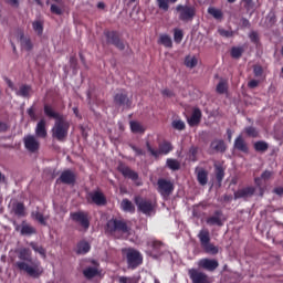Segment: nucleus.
I'll use <instances>...</instances> for the list:
<instances>
[{
  "instance_id": "obj_1",
  "label": "nucleus",
  "mask_w": 283,
  "mask_h": 283,
  "mask_svg": "<svg viewBox=\"0 0 283 283\" xmlns=\"http://www.w3.org/2000/svg\"><path fill=\"white\" fill-rule=\"evenodd\" d=\"M19 260L15 262V266L19 271H24L30 277H41L43 275V266L41 262L32 261V251L29 248H22L18 251Z\"/></svg>"
},
{
  "instance_id": "obj_2",
  "label": "nucleus",
  "mask_w": 283,
  "mask_h": 283,
  "mask_svg": "<svg viewBox=\"0 0 283 283\" xmlns=\"http://www.w3.org/2000/svg\"><path fill=\"white\" fill-rule=\"evenodd\" d=\"M106 232L114 238H123V235H129V227L123 220L111 219L106 224Z\"/></svg>"
},
{
  "instance_id": "obj_3",
  "label": "nucleus",
  "mask_w": 283,
  "mask_h": 283,
  "mask_svg": "<svg viewBox=\"0 0 283 283\" xmlns=\"http://www.w3.org/2000/svg\"><path fill=\"white\" fill-rule=\"evenodd\" d=\"M122 255L126 260L128 269H138L143 264V254L136 249L124 248L122 249Z\"/></svg>"
},
{
  "instance_id": "obj_4",
  "label": "nucleus",
  "mask_w": 283,
  "mask_h": 283,
  "mask_svg": "<svg viewBox=\"0 0 283 283\" xmlns=\"http://www.w3.org/2000/svg\"><path fill=\"white\" fill-rule=\"evenodd\" d=\"M176 12L179 21H184V23H189V21H193L196 18V7L191 4H178Z\"/></svg>"
},
{
  "instance_id": "obj_5",
  "label": "nucleus",
  "mask_w": 283,
  "mask_h": 283,
  "mask_svg": "<svg viewBox=\"0 0 283 283\" xmlns=\"http://www.w3.org/2000/svg\"><path fill=\"white\" fill-rule=\"evenodd\" d=\"M67 132H70V123L62 117L55 122L52 136L56 138V140H65V138H67Z\"/></svg>"
},
{
  "instance_id": "obj_6",
  "label": "nucleus",
  "mask_w": 283,
  "mask_h": 283,
  "mask_svg": "<svg viewBox=\"0 0 283 283\" xmlns=\"http://www.w3.org/2000/svg\"><path fill=\"white\" fill-rule=\"evenodd\" d=\"M134 202L142 213L145 216H151L153 213H156V203L149 199H145L140 196H136L134 198Z\"/></svg>"
},
{
  "instance_id": "obj_7",
  "label": "nucleus",
  "mask_w": 283,
  "mask_h": 283,
  "mask_svg": "<svg viewBox=\"0 0 283 283\" xmlns=\"http://www.w3.org/2000/svg\"><path fill=\"white\" fill-rule=\"evenodd\" d=\"M146 148L149 151V154H151L154 156V158H159V156H167V154H169V151H171L174 149V146H171V143H169V142H163L159 144L158 149H154L151 147V144H149V142H147Z\"/></svg>"
},
{
  "instance_id": "obj_8",
  "label": "nucleus",
  "mask_w": 283,
  "mask_h": 283,
  "mask_svg": "<svg viewBox=\"0 0 283 283\" xmlns=\"http://www.w3.org/2000/svg\"><path fill=\"white\" fill-rule=\"evenodd\" d=\"M86 200L90 205H96L97 207H103L107 203L105 195L101 190H93L86 193Z\"/></svg>"
},
{
  "instance_id": "obj_9",
  "label": "nucleus",
  "mask_w": 283,
  "mask_h": 283,
  "mask_svg": "<svg viewBox=\"0 0 283 283\" xmlns=\"http://www.w3.org/2000/svg\"><path fill=\"white\" fill-rule=\"evenodd\" d=\"M158 192L163 198H169L174 193V182L167 179H159L157 181Z\"/></svg>"
},
{
  "instance_id": "obj_10",
  "label": "nucleus",
  "mask_w": 283,
  "mask_h": 283,
  "mask_svg": "<svg viewBox=\"0 0 283 283\" xmlns=\"http://www.w3.org/2000/svg\"><path fill=\"white\" fill-rule=\"evenodd\" d=\"M188 274L192 283H211V279H209V275L200 270L190 269L188 271Z\"/></svg>"
},
{
  "instance_id": "obj_11",
  "label": "nucleus",
  "mask_w": 283,
  "mask_h": 283,
  "mask_svg": "<svg viewBox=\"0 0 283 283\" xmlns=\"http://www.w3.org/2000/svg\"><path fill=\"white\" fill-rule=\"evenodd\" d=\"M114 104L117 107H132V99H129L127 91H118L114 96Z\"/></svg>"
},
{
  "instance_id": "obj_12",
  "label": "nucleus",
  "mask_w": 283,
  "mask_h": 283,
  "mask_svg": "<svg viewBox=\"0 0 283 283\" xmlns=\"http://www.w3.org/2000/svg\"><path fill=\"white\" fill-rule=\"evenodd\" d=\"M23 142L25 149H28V151H31V154L39 151V147L41 146V144L39 143V139L34 137V135L24 136Z\"/></svg>"
},
{
  "instance_id": "obj_13",
  "label": "nucleus",
  "mask_w": 283,
  "mask_h": 283,
  "mask_svg": "<svg viewBox=\"0 0 283 283\" xmlns=\"http://www.w3.org/2000/svg\"><path fill=\"white\" fill-rule=\"evenodd\" d=\"M148 253L151 258H160L163 253V243L160 241L150 239L148 241Z\"/></svg>"
},
{
  "instance_id": "obj_14",
  "label": "nucleus",
  "mask_w": 283,
  "mask_h": 283,
  "mask_svg": "<svg viewBox=\"0 0 283 283\" xmlns=\"http://www.w3.org/2000/svg\"><path fill=\"white\" fill-rule=\"evenodd\" d=\"M71 219L74 222H77L78 224H81V227L85 229V231L90 229V219H87V214L85 212H72Z\"/></svg>"
},
{
  "instance_id": "obj_15",
  "label": "nucleus",
  "mask_w": 283,
  "mask_h": 283,
  "mask_svg": "<svg viewBox=\"0 0 283 283\" xmlns=\"http://www.w3.org/2000/svg\"><path fill=\"white\" fill-rule=\"evenodd\" d=\"M198 266H200V269H205L206 271H216V269L219 266V263L213 259H201L198 262Z\"/></svg>"
},
{
  "instance_id": "obj_16",
  "label": "nucleus",
  "mask_w": 283,
  "mask_h": 283,
  "mask_svg": "<svg viewBox=\"0 0 283 283\" xmlns=\"http://www.w3.org/2000/svg\"><path fill=\"white\" fill-rule=\"evenodd\" d=\"M118 171H120V174H123V176L125 178H129L130 180H133L134 182H136L138 180V172L132 170L129 167L120 164L118 166Z\"/></svg>"
},
{
  "instance_id": "obj_17",
  "label": "nucleus",
  "mask_w": 283,
  "mask_h": 283,
  "mask_svg": "<svg viewBox=\"0 0 283 283\" xmlns=\"http://www.w3.org/2000/svg\"><path fill=\"white\" fill-rule=\"evenodd\" d=\"M105 35L107 39V43H112L113 45L118 48V50H125V44L118 39L116 32H106Z\"/></svg>"
},
{
  "instance_id": "obj_18",
  "label": "nucleus",
  "mask_w": 283,
  "mask_h": 283,
  "mask_svg": "<svg viewBox=\"0 0 283 283\" xmlns=\"http://www.w3.org/2000/svg\"><path fill=\"white\" fill-rule=\"evenodd\" d=\"M253 193H255V188L254 187H247V188H242L239 189L234 192V198L235 200L240 199V198H251L253 196Z\"/></svg>"
},
{
  "instance_id": "obj_19",
  "label": "nucleus",
  "mask_w": 283,
  "mask_h": 283,
  "mask_svg": "<svg viewBox=\"0 0 283 283\" xmlns=\"http://www.w3.org/2000/svg\"><path fill=\"white\" fill-rule=\"evenodd\" d=\"M201 118H202V112H200L199 108H195L192 111L191 116L188 117V125H190V127H196V125L200 124Z\"/></svg>"
},
{
  "instance_id": "obj_20",
  "label": "nucleus",
  "mask_w": 283,
  "mask_h": 283,
  "mask_svg": "<svg viewBox=\"0 0 283 283\" xmlns=\"http://www.w3.org/2000/svg\"><path fill=\"white\" fill-rule=\"evenodd\" d=\"M60 180L64 185H74L76 176L71 170H64L60 176Z\"/></svg>"
},
{
  "instance_id": "obj_21",
  "label": "nucleus",
  "mask_w": 283,
  "mask_h": 283,
  "mask_svg": "<svg viewBox=\"0 0 283 283\" xmlns=\"http://www.w3.org/2000/svg\"><path fill=\"white\" fill-rule=\"evenodd\" d=\"M222 213L220 211H217L213 216L209 217L206 222L209 224V227H222Z\"/></svg>"
},
{
  "instance_id": "obj_22",
  "label": "nucleus",
  "mask_w": 283,
  "mask_h": 283,
  "mask_svg": "<svg viewBox=\"0 0 283 283\" xmlns=\"http://www.w3.org/2000/svg\"><path fill=\"white\" fill-rule=\"evenodd\" d=\"M17 96L22 98H30L32 96V86L22 84L18 91H15Z\"/></svg>"
},
{
  "instance_id": "obj_23",
  "label": "nucleus",
  "mask_w": 283,
  "mask_h": 283,
  "mask_svg": "<svg viewBox=\"0 0 283 283\" xmlns=\"http://www.w3.org/2000/svg\"><path fill=\"white\" fill-rule=\"evenodd\" d=\"M35 136H38V138H45L48 136V130L45 129V119H41L36 124Z\"/></svg>"
},
{
  "instance_id": "obj_24",
  "label": "nucleus",
  "mask_w": 283,
  "mask_h": 283,
  "mask_svg": "<svg viewBox=\"0 0 283 283\" xmlns=\"http://www.w3.org/2000/svg\"><path fill=\"white\" fill-rule=\"evenodd\" d=\"M44 114H45V116H48L49 118H54L55 122H56V120H61V118H63V115L56 113V112L54 111V108H52V106H50V105H48V104L44 105Z\"/></svg>"
},
{
  "instance_id": "obj_25",
  "label": "nucleus",
  "mask_w": 283,
  "mask_h": 283,
  "mask_svg": "<svg viewBox=\"0 0 283 283\" xmlns=\"http://www.w3.org/2000/svg\"><path fill=\"white\" fill-rule=\"evenodd\" d=\"M234 149H238L239 151H243L244 154L249 151V147L247 146V142H244V138H242V135L235 138Z\"/></svg>"
},
{
  "instance_id": "obj_26",
  "label": "nucleus",
  "mask_w": 283,
  "mask_h": 283,
  "mask_svg": "<svg viewBox=\"0 0 283 283\" xmlns=\"http://www.w3.org/2000/svg\"><path fill=\"white\" fill-rule=\"evenodd\" d=\"M120 209H123L126 213H135L136 207L129 199H123L120 202Z\"/></svg>"
},
{
  "instance_id": "obj_27",
  "label": "nucleus",
  "mask_w": 283,
  "mask_h": 283,
  "mask_svg": "<svg viewBox=\"0 0 283 283\" xmlns=\"http://www.w3.org/2000/svg\"><path fill=\"white\" fill-rule=\"evenodd\" d=\"M31 218H32V220H36V222H39L43 227H45L48 224L49 217L43 216V213H41L39 210L32 211Z\"/></svg>"
},
{
  "instance_id": "obj_28",
  "label": "nucleus",
  "mask_w": 283,
  "mask_h": 283,
  "mask_svg": "<svg viewBox=\"0 0 283 283\" xmlns=\"http://www.w3.org/2000/svg\"><path fill=\"white\" fill-rule=\"evenodd\" d=\"M198 238H199L201 247H203L205 244H208L209 242H211V237L209 234V230L208 229L200 230L199 233H198Z\"/></svg>"
},
{
  "instance_id": "obj_29",
  "label": "nucleus",
  "mask_w": 283,
  "mask_h": 283,
  "mask_svg": "<svg viewBox=\"0 0 283 283\" xmlns=\"http://www.w3.org/2000/svg\"><path fill=\"white\" fill-rule=\"evenodd\" d=\"M208 176H209V174L207 172V170H205V169L197 170V180H198L199 185L205 187V185H207V182H209Z\"/></svg>"
},
{
  "instance_id": "obj_30",
  "label": "nucleus",
  "mask_w": 283,
  "mask_h": 283,
  "mask_svg": "<svg viewBox=\"0 0 283 283\" xmlns=\"http://www.w3.org/2000/svg\"><path fill=\"white\" fill-rule=\"evenodd\" d=\"M20 45L22 48V50H25L27 52H30V50H32L33 45H32V40H30V38L21 35L20 36Z\"/></svg>"
},
{
  "instance_id": "obj_31",
  "label": "nucleus",
  "mask_w": 283,
  "mask_h": 283,
  "mask_svg": "<svg viewBox=\"0 0 283 283\" xmlns=\"http://www.w3.org/2000/svg\"><path fill=\"white\" fill-rule=\"evenodd\" d=\"M130 132H133V134H145V127L140 124V122H130Z\"/></svg>"
},
{
  "instance_id": "obj_32",
  "label": "nucleus",
  "mask_w": 283,
  "mask_h": 283,
  "mask_svg": "<svg viewBox=\"0 0 283 283\" xmlns=\"http://www.w3.org/2000/svg\"><path fill=\"white\" fill-rule=\"evenodd\" d=\"M91 247H90V243L85 242V241H81L78 244H77V248H76V253L78 255H85V253H88Z\"/></svg>"
},
{
  "instance_id": "obj_33",
  "label": "nucleus",
  "mask_w": 283,
  "mask_h": 283,
  "mask_svg": "<svg viewBox=\"0 0 283 283\" xmlns=\"http://www.w3.org/2000/svg\"><path fill=\"white\" fill-rule=\"evenodd\" d=\"M83 275L87 279V280H92V277H96V275H98V268L94 266H90V268H86L84 271H83Z\"/></svg>"
},
{
  "instance_id": "obj_34",
  "label": "nucleus",
  "mask_w": 283,
  "mask_h": 283,
  "mask_svg": "<svg viewBox=\"0 0 283 283\" xmlns=\"http://www.w3.org/2000/svg\"><path fill=\"white\" fill-rule=\"evenodd\" d=\"M208 14H211V17H213V19H217V21H220L222 17H224V14L222 13V10L213 7H210L208 9Z\"/></svg>"
},
{
  "instance_id": "obj_35",
  "label": "nucleus",
  "mask_w": 283,
  "mask_h": 283,
  "mask_svg": "<svg viewBox=\"0 0 283 283\" xmlns=\"http://www.w3.org/2000/svg\"><path fill=\"white\" fill-rule=\"evenodd\" d=\"M211 149L214 151H224L227 147L224 146V142L217 139L211 143Z\"/></svg>"
},
{
  "instance_id": "obj_36",
  "label": "nucleus",
  "mask_w": 283,
  "mask_h": 283,
  "mask_svg": "<svg viewBox=\"0 0 283 283\" xmlns=\"http://www.w3.org/2000/svg\"><path fill=\"white\" fill-rule=\"evenodd\" d=\"M29 247H31V249H33V251L35 253H39V255H41V258H46L45 250L41 245H39V243L31 242V243H29Z\"/></svg>"
},
{
  "instance_id": "obj_37",
  "label": "nucleus",
  "mask_w": 283,
  "mask_h": 283,
  "mask_svg": "<svg viewBox=\"0 0 283 283\" xmlns=\"http://www.w3.org/2000/svg\"><path fill=\"white\" fill-rule=\"evenodd\" d=\"M159 43L165 48H171L174 45V42L171 41V36L167 34H161L159 36Z\"/></svg>"
},
{
  "instance_id": "obj_38",
  "label": "nucleus",
  "mask_w": 283,
  "mask_h": 283,
  "mask_svg": "<svg viewBox=\"0 0 283 283\" xmlns=\"http://www.w3.org/2000/svg\"><path fill=\"white\" fill-rule=\"evenodd\" d=\"M201 247L205 249L206 253H209L210 255H218V247L213 245L211 241Z\"/></svg>"
},
{
  "instance_id": "obj_39",
  "label": "nucleus",
  "mask_w": 283,
  "mask_h": 283,
  "mask_svg": "<svg viewBox=\"0 0 283 283\" xmlns=\"http://www.w3.org/2000/svg\"><path fill=\"white\" fill-rule=\"evenodd\" d=\"M185 65H186V67H189L190 70H192V67H196V65H198V57L190 56V55L186 56Z\"/></svg>"
},
{
  "instance_id": "obj_40",
  "label": "nucleus",
  "mask_w": 283,
  "mask_h": 283,
  "mask_svg": "<svg viewBox=\"0 0 283 283\" xmlns=\"http://www.w3.org/2000/svg\"><path fill=\"white\" fill-rule=\"evenodd\" d=\"M13 212L15 213V216H20L21 218H23V216H25V206H23V203L18 202L13 206Z\"/></svg>"
},
{
  "instance_id": "obj_41",
  "label": "nucleus",
  "mask_w": 283,
  "mask_h": 283,
  "mask_svg": "<svg viewBox=\"0 0 283 283\" xmlns=\"http://www.w3.org/2000/svg\"><path fill=\"white\" fill-rule=\"evenodd\" d=\"M32 28H33L34 32H36V34H39V36H41V34H43V21L42 20L33 21Z\"/></svg>"
},
{
  "instance_id": "obj_42",
  "label": "nucleus",
  "mask_w": 283,
  "mask_h": 283,
  "mask_svg": "<svg viewBox=\"0 0 283 283\" xmlns=\"http://www.w3.org/2000/svg\"><path fill=\"white\" fill-rule=\"evenodd\" d=\"M244 54V48L243 46H233L231 49V56L232 59H240Z\"/></svg>"
},
{
  "instance_id": "obj_43",
  "label": "nucleus",
  "mask_w": 283,
  "mask_h": 283,
  "mask_svg": "<svg viewBox=\"0 0 283 283\" xmlns=\"http://www.w3.org/2000/svg\"><path fill=\"white\" fill-rule=\"evenodd\" d=\"M227 90H229V84L227 83V81L221 80L217 85L218 94H227Z\"/></svg>"
},
{
  "instance_id": "obj_44",
  "label": "nucleus",
  "mask_w": 283,
  "mask_h": 283,
  "mask_svg": "<svg viewBox=\"0 0 283 283\" xmlns=\"http://www.w3.org/2000/svg\"><path fill=\"white\" fill-rule=\"evenodd\" d=\"M244 132L250 138H258V136L260 135V132L256 130V128L253 126L245 127Z\"/></svg>"
},
{
  "instance_id": "obj_45",
  "label": "nucleus",
  "mask_w": 283,
  "mask_h": 283,
  "mask_svg": "<svg viewBox=\"0 0 283 283\" xmlns=\"http://www.w3.org/2000/svg\"><path fill=\"white\" fill-rule=\"evenodd\" d=\"M243 7L250 14H253L255 12V4L253 3V0H242Z\"/></svg>"
},
{
  "instance_id": "obj_46",
  "label": "nucleus",
  "mask_w": 283,
  "mask_h": 283,
  "mask_svg": "<svg viewBox=\"0 0 283 283\" xmlns=\"http://www.w3.org/2000/svg\"><path fill=\"white\" fill-rule=\"evenodd\" d=\"M32 233H36V230L30 224H23L21 229L22 235H32Z\"/></svg>"
},
{
  "instance_id": "obj_47",
  "label": "nucleus",
  "mask_w": 283,
  "mask_h": 283,
  "mask_svg": "<svg viewBox=\"0 0 283 283\" xmlns=\"http://www.w3.org/2000/svg\"><path fill=\"white\" fill-rule=\"evenodd\" d=\"M167 167L172 169V171H178L180 169V163L176 159H167Z\"/></svg>"
},
{
  "instance_id": "obj_48",
  "label": "nucleus",
  "mask_w": 283,
  "mask_h": 283,
  "mask_svg": "<svg viewBox=\"0 0 283 283\" xmlns=\"http://www.w3.org/2000/svg\"><path fill=\"white\" fill-rule=\"evenodd\" d=\"M272 174L271 171L266 170L261 175V178H255L254 182L258 187H260V185H262V180H269V178H271Z\"/></svg>"
},
{
  "instance_id": "obj_49",
  "label": "nucleus",
  "mask_w": 283,
  "mask_h": 283,
  "mask_svg": "<svg viewBox=\"0 0 283 283\" xmlns=\"http://www.w3.org/2000/svg\"><path fill=\"white\" fill-rule=\"evenodd\" d=\"M119 283H138L137 276H119L118 277Z\"/></svg>"
},
{
  "instance_id": "obj_50",
  "label": "nucleus",
  "mask_w": 283,
  "mask_h": 283,
  "mask_svg": "<svg viewBox=\"0 0 283 283\" xmlns=\"http://www.w3.org/2000/svg\"><path fill=\"white\" fill-rule=\"evenodd\" d=\"M255 151H266L269 149V144L266 142H256L254 144Z\"/></svg>"
},
{
  "instance_id": "obj_51",
  "label": "nucleus",
  "mask_w": 283,
  "mask_h": 283,
  "mask_svg": "<svg viewBox=\"0 0 283 283\" xmlns=\"http://www.w3.org/2000/svg\"><path fill=\"white\" fill-rule=\"evenodd\" d=\"M157 6L159 10L167 12V10H169V0H157Z\"/></svg>"
},
{
  "instance_id": "obj_52",
  "label": "nucleus",
  "mask_w": 283,
  "mask_h": 283,
  "mask_svg": "<svg viewBox=\"0 0 283 283\" xmlns=\"http://www.w3.org/2000/svg\"><path fill=\"white\" fill-rule=\"evenodd\" d=\"M172 127L174 129H178L179 132H182V129H185V122H182L181 119H175L172 122Z\"/></svg>"
},
{
  "instance_id": "obj_53",
  "label": "nucleus",
  "mask_w": 283,
  "mask_h": 283,
  "mask_svg": "<svg viewBox=\"0 0 283 283\" xmlns=\"http://www.w3.org/2000/svg\"><path fill=\"white\" fill-rule=\"evenodd\" d=\"M216 176H217V180L219 182H222V178H224V170L222 169V167L216 166Z\"/></svg>"
},
{
  "instance_id": "obj_54",
  "label": "nucleus",
  "mask_w": 283,
  "mask_h": 283,
  "mask_svg": "<svg viewBox=\"0 0 283 283\" xmlns=\"http://www.w3.org/2000/svg\"><path fill=\"white\" fill-rule=\"evenodd\" d=\"M182 30L180 29H175V33H174V39L176 43H180V41H182Z\"/></svg>"
},
{
  "instance_id": "obj_55",
  "label": "nucleus",
  "mask_w": 283,
  "mask_h": 283,
  "mask_svg": "<svg viewBox=\"0 0 283 283\" xmlns=\"http://www.w3.org/2000/svg\"><path fill=\"white\" fill-rule=\"evenodd\" d=\"M219 34L221 36H226L227 39H231V36H233V31L224 30V29H219Z\"/></svg>"
},
{
  "instance_id": "obj_56",
  "label": "nucleus",
  "mask_w": 283,
  "mask_h": 283,
  "mask_svg": "<svg viewBox=\"0 0 283 283\" xmlns=\"http://www.w3.org/2000/svg\"><path fill=\"white\" fill-rule=\"evenodd\" d=\"M264 70L262 69L261 65H254L253 66V73H254V76H262Z\"/></svg>"
},
{
  "instance_id": "obj_57",
  "label": "nucleus",
  "mask_w": 283,
  "mask_h": 283,
  "mask_svg": "<svg viewBox=\"0 0 283 283\" xmlns=\"http://www.w3.org/2000/svg\"><path fill=\"white\" fill-rule=\"evenodd\" d=\"M51 12L53 14H63V10L61 9V7H59L56 4L51 6Z\"/></svg>"
},
{
  "instance_id": "obj_58",
  "label": "nucleus",
  "mask_w": 283,
  "mask_h": 283,
  "mask_svg": "<svg viewBox=\"0 0 283 283\" xmlns=\"http://www.w3.org/2000/svg\"><path fill=\"white\" fill-rule=\"evenodd\" d=\"M133 151H135L136 156H145V150L143 148H138L136 146H130Z\"/></svg>"
},
{
  "instance_id": "obj_59",
  "label": "nucleus",
  "mask_w": 283,
  "mask_h": 283,
  "mask_svg": "<svg viewBox=\"0 0 283 283\" xmlns=\"http://www.w3.org/2000/svg\"><path fill=\"white\" fill-rule=\"evenodd\" d=\"M258 85H260V81H258V80H251L248 83V87H250L251 90H254V87H258Z\"/></svg>"
},
{
  "instance_id": "obj_60",
  "label": "nucleus",
  "mask_w": 283,
  "mask_h": 283,
  "mask_svg": "<svg viewBox=\"0 0 283 283\" xmlns=\"http://www.w3.org/2000/svg\"><path fill=\"white\" fill-rule=\"evenodd\" d=\"M28 115L30 116V118H32V120H36V114L34 113V108L30 107L28 108Z\"/></svg>"
},
{
  "instance_id": "obj_61",
  "label": "nucleus",
  "mask_w": 283,
  "mask_h": 283,
  "mask_svg": "<svg viewBox=\"0 0 283 283\" xmlns=\"http://www.w3.org/2000/svg\"><path fill=\"white\" fill-rule=\"evenodd\" d=\"M7 3L13 8H19V0H7Z\"/></svg>"
},
{
  "instance_id": "obj_62",
  "label": "nucleus",
  "mask_w": 283,
  "mask_h": 283,
  "mask_svg": "<svg viewBox=\"0 0 283 283\" xmlns=\"http://www.w3.org/2000/svg\"><path fill=\"white\" fill-rule=\"evenodd\" d=\"M274 193H276L277 196H283V188L282 187L275 188Z\"/></svg>"
},
{
  "instance_id": "obj_63",
  "label": "nucleus",
  "mask_w": 283,
  "mask_h": 283,
  "mask_svg": "<svg viewBox=\"0 0 283 283\" xmlns=\"http://www.w3.org/2000/svg\"><path fill=\"white\" fill-rule=\"evenodd\" d=\"M250 39H251V41H258V33L251 32L250 33Z\"/></svg>"
},
{
  "instance_id": "obj_64",
  "label": "nucleus",
  "mask_w": 283,
  "mask_h": 283,
  "mask_svg": "<svg viewBox=\"0 0 283 283\" xmlns=\"http://www.w3.org/2000/svg\"><path fill=\"white\" fill-rule=\"evenodd\" d=\"M6 129H8V125H6L3 122H0V132H6Z\"/></svg>"
}]
</instances>
